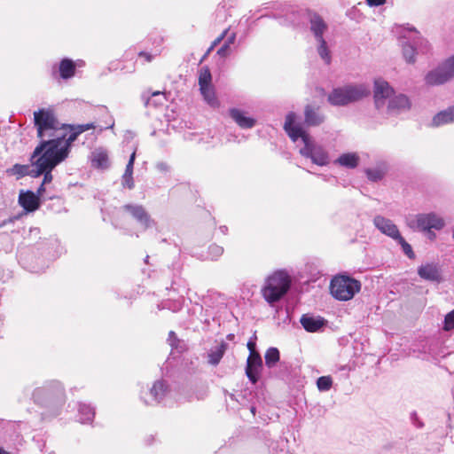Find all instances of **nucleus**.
<instances>
[{"instance_id": "f257e3e1", "label": "nucleus", "mask_w": 454, "mask_h": 454, "mask_svg": "<svg viewBox=\"0 0 454 454\" xmlns=\"http://www.w3.org/2000/svg\"><path fill=\"white\" fill-rule=\"evenodd\" d=\"M297 115L294 112L286 114L284 129L293 142L301 139L303 146L299 150L300 154L309 159L312 163L325 167L331 162L330 153L325 145L317 143L306 132L302 125L296 121Z\"/></svg>"}, {"instance_id": "f03ea898", "label": "nucleus", "mask_w": 454, "mask_h": 454, "mask_svg": "<svg viewBox=\"0 0 454 454\" xmlns=\"http://www.w3.org/2000/svg\"><path fill=\"white\" fill-rule=\"evenodd\" d=\"M59 140V137L40 139L31 155V165L56 168L63 162L68 154Z\"/></svg>"}, {"instance_id": "7ed1b4c3", "label": "nucleus", "mask_w": 454, "mask_h": 454, "mask_svg": "<svg viewBox=\"0 0 454 454\" xmlns=\"http://www.w3.org/2000/svg\"><path fill=\"white\" fill-rule=\"evenodd\" d=\"M291 284V276L286 270H276L266 278L262 287V295L270 306H274L286 296Z\"/></svg>"}, {"instance_id": "20e7f679", "label": "nucleus", "mask_w": 454, "mask_h": 454, "mask_svg": "<svg viewBox=\"0 0 454 454\" xmlns=\"http://www.w3.org/2000/svg\"><path fill=\"white\" fill-rule=\"evenodd\" d=\"M301 12L309 20V30L317 42V51L319 57L326 65H329L332 60V55L324 37V35L328 30L327 23L318 13L313 11L301 10Z\"/></svg>"}, {"instance_id": "39448f33", "label": "nucleus", "mask_w": 454, "mask_h": 454, "mask_svg": "<svg viewBox=\"0 0 454 454\" xmlns=\"http://www.w3.org/2000/svg\"><path fill=\"white\" fill-rule=\"evenodd\" d=\"M371 93L365 83H349L333 89L328 95V102L335 106H347L366 98Z\"/></svg>"}, {"instance_id": "423d86ee", "label": "nucleus", "mask_w": 454, "mask_h": 454, "mask_svg": "<svg viewBox=\"0 0 454 454\" xmlns=\"http://www.w3.org/2000/svg\"><path fill=\"white\" fill-rule=\"evenodd\" d=\"M32 398L36 404L43 407L62 404L66 401L64 386L56 380L46 381L34 389Z\"/></svg>"}, {"instance_id": "0eeeda50", "label": "nucleus", "mask_w": 454, "mask_h": 454, "mask_svg": "<svg viewBox=\"0 0 454 454\" xmlns=\"http://www.w3.org/2000/svg\"><path fill=\"white\" fill-rule=\"evenodd\" d=\"M34 123L39 139L55 137L63 125L51 109L42 108L34 112Z\"/></svg>"}, {"instance_id": "6e6552de", "label": "nucleus", "mask_w": 454, "mask_h": 454, "mask_svg": "<svg viewBox=\"0 0 454 454\" xmlns=\"http://www.w3.org/2000/svg\"><path fill=\"white\" fill-rule=\"evenodd\" d=\"M405 42H402L403 55L408 63L415 62V54L426 53L429 49L428 42L422 38L415 28H408L403 35Z\"/></svg>"}, {"instance_id": "1a4fd4ad", "label": "nucleus", "mask_w": 454, "mask_h": 454, "mask_svg": "<svg viewBox=\"0 0 454 454\" xmlns=\"http://www.w3.org/2000/svg\"><path fill=\"white\" fill-rule=\"evenodd\" d=\"M406 224L413 231H426L428 237L432 239L435 234L431 230H441L444 226V222L436 214L428 213L408 216L406 218Z\"/></svg>"}, {"instance_id": "9d476101", "label": "nucleus", "mask_w": 454, "mask_h": 454, "mask_svg": "<svg viewBox=\"0 0 454 454\" xmlns=\"http://www.w3.org/2000/svg\"><path fill=\"white\" fill-rule=\"evenodd\" d=\"M361 289V283L346 276L335 277L330 284L331 294L339 301L351 300Z\"/></svg>"}, {"instance_id": "9b49d317", "label": "nucleus", "mask_w": 454, "mask_h": 454, "mask_svg": "<svg viewBox=\"0 0 454 454\" xmlns=\"http://www.w3.org/2000/svg\"><path fill=\"white\" fill-rule=\"evenodd\" d=\"M122 214L132 220L142 231L156 227L157 222L147 209L138 203H128L121 207Z\"/></svg>"}, {"instance_id": "f8f14e48", "label": "nucleus", "mask_w": 454, "mask_h": 454, "mask_svg": "<svg viewBox=\"0 0 454 454\" xmlns=\"http://www.w3.org/2000/svg\"><path fill=\"white\" fill-rule=\"evenodd\" d=\"M454 77V55L441 63L437 67L429 71L426 83L431 86L442 85Z\"/></svg>"}, {"instance_id": "ddd939ff", "label": "nucleus", "mask_w": 454, "mask_h": 454, "mask_svg": "<svg viewBox=\"0 0 454 454\" xmlns=\"http://www.w3.org/2000/svg\"><path fill=\"white\" fill-rule=\"evenodd\" d=\"M170 394L167 382L163 380H158L153 386L140 392V399L146 405H156L161 403Z\"/></svg>"}, {"instance_id": "4468645a", "label": "nucleus", "mask_w": 454, "mask_h": 454, "mask_svg": "<svg viewBox=\"0 0 454 454\" xmlns=\"http://www.w3.org/2000/svg\"><path fill=\"white\" fill-rule=\"evenodd\" d=\"M91 129H95V124L93 122L78 125H63L60 132L56 134L55 137H59V141L69 155L72 144L77 139L78 136Z\"/></svg>"}, {"instance_id": "2eb2a0df", "label": "nucleus", "mask_w": 454, "mask_h": 454, "mask_svg": "<svg viewBox=\"0 0 454 454\" xmlns=\"http://www.w3.org/2000/svg\"><path fill=\"white\" fill-rule=\"evenodd\" d=\"M395 95L394 89L382 78L374 80L373 101L376 110L380 114L385 110L388 101Z\"/></svg>"}, {"instance_id": "dca6fc26", "label": "nucleus", "mask_w": 454, "mask_h": 454, "mask_svg": "<svg viewBox=\"0 0 454 454\" xmlns=\"http://www.w3.org/2000/svg\"><path fill=\"white\" fill-rule=\"evenodd\" d=\"M411 108V102L407 96L403 94H395L388 104L385 110H382L380 114H386L387 116H395L404 112H407Z\"/></svg>"}, {"instance_id": "f3484780", "label": "nucleus", "mask_w": 454, "mask_h": 454, "mask_svg": "<svg viewBox=\"0 0 454 454\" xmlns=\"http://www.w3.org/2000/svg\"><path fill=\"white\" fill-rule=\"evenodd\" d=\"M85 67V61L82 59L73 60L69 58L62 59L58 66L59 77L63 80H69L75 75L77 68Z\"/></svg>"}, {"instance_id": "a211bd4d", "label": "nucleus", "mask_w": 454, "mask_h": 454, "mask_svg": "<svg viewBox=\"0 0 454 454\" xmlns=\"http://www.w3.org/2000/svg\"><path fill=\"white\" fill-rule=\"evenodd\" d=\"M262 359L260 354H249L247 359L246 375L251 383L256 384L262 370Z\"/></svg>"}, {"instance_id": "6ab92c4d", "label": "nucleus", "mask_w": 454, "mask_h": 454, "mask_svg": "<svg viewBox=\"0 0 454 454\" xmlns=\"http://www.w3.org/2000/svg\"><path fill=\"white\" fill-rule=\"evenodd\" d=\"M372 222L377 230L392 239H396L401 234L398 227L392 220L380 215H375Z\"/></svg>"}, {"instance_id": "aec40b11", "label": "nucleus", "mask_w": 454, "mask_h": 454, "mask_svg": "<svg viewBox=\"0 0 454 454\" xmlns=\"http://www.w3.org/2000/svg\"><path fill=\"white\" fill-rule=\"evenodd\" d=\"M419 276L427 281L441 283L442 281V269L438 263L427 262L418 268Z\"/></svg>"}, {"instance_id": "412c9836", "label": "nucleus", "mask_w": 454, "mask_h": 454, "mask_svg": "<svg viewBox=\"0 0 454 454\" xmlns=\"http://www.w3.org/2000/svg\"><path fill=\"white\" fill-rule=\"evenodd\" d=\"M325 115L319 106L307 105L304 108V121L307 126L317 127L324 123Z\"/></svg>"}, {"instance_id": "4be33fe9", "label": "nucleus", "mask_w": 454, "mask_h": 454, "mask_svg": "<svg viewBox=\"0 0 454 454\" xmlns=\"http://www.w3.org/2000/svg\"><path fill=\"white\" fill-rule=\"evenodd\" d=\"M229 115L239 127L244 129H252L256 123L254 118L248 116L246 111L239 108L229 109Z\"/></svg>"}, {"instance_id": "5701e85b", "label": "nucleus", "mask_w": 454, "mask_h": 454, "mask_svg": "<svg viewBox=\"0 0 454 454\" xmlns=\"http://www.w3.org/2000/svg\"><path fill=\"white\" fill-rule=\"evenodd\" d=\"M300 323L307 332L315 333L325 325L326 320L319 316L304 314L301 316Z\"/></svg>"}, {"instance_id": "b1692460", "label": "nucleus", "mask_w": 454, "mask_h": 454, "mask_svg": "<svg viewBox=\"0 0 454 454\" xmlns=\"http://www.w3.org/2000/svg\"><path fill=\"white\" fill-rule=\"evenodd\" d=\"M19 203L28 212L36 210L40 204L38 196L30 191L20 192L19 196Z\"/></svg>"}, {"instance_id": "393cba45", "label": "nucleus", "mask_w": 454, "mask_h": 454, "mask_svg": "<svg viewBox=\"0 0 454 454\" xmlns=\"http://www.w3.org/2000/svg\"><path fill=\"white\" fill-rule=\"evenodd\" d=\"M454 122V106L439 112L432 120V125L434 127L442 126Z\"/></svg>"}, {"instance_id": "a878e982", "label": "nucleus", "mask_w": 454, "mask_h": 454, "mask_svg": "<svg viewBox=\"0 0 454 454\" xmlns=\"http://www.w3.org/2000/svg\"><path fill=\"white\" fill-rule=\"evenodd\" d=\"M360 158L356 153L340 154L334 161L335 164L347 168H355L359 164Z\"/></svg>"}, {"instance_id": "bb28decb", "label": "nucleus", "mask_w": 454, "mask_h": 454, "mask_svg": "<svg viewBox=\"0 0 454 454\" xmlns=\"http://www.w3.org/2000/svg\"><path fill=\"white\" fill-rule=\"evenodd\" d=\"M91 165L97 168H106L109 165L108 154L102 149L98 148L91 153Z\"/></svg>"}, {"instance_id": "cd10ccee", "label": "nucleus", "mask_w": 454, "mask_h": 454, "mask_svg": "<svg viewBox=\"0 0 454 454\" xmlns=\"http://www.w3.org/2000/svg\"><path fill=\"white\" fill-rule=\"evenodd\" d=\"M95 417V409L90 404L80 403L78 405V418L82 424H90Z\"/></svg>"}, {"instance_id": "c85d7f7f", "label": "nucleus", "mask_w": 454, "mask_h": 454, "mask_svg": "<svg viewBox=\"0 0 454 454\" xmlns=\"http://www.w3.org/2000/svg\"><path fill=\"white\" fill-rule=\"evenodd\" d=\"M228 344L224 341H221L220 344L212 348L208 352V363L212 365H217L223 358Z\"/></svg>"}, {"instance_id": "c756f323", "label": "nucleus", "mask_w": 454, "mask_h": 454, "mask_svg": "<svg viewBox=\"0 0 454 454\" xmlns=\"http://www.w3.org/2000/svg\"><path fill=\"white\" fill-rule=\"evenodd\" d=\"M142 99L145 106H162L166 101L165 94L160 91H155L151 94V96H147L146 94L142 95Z\"/></svg>"}, {"instance_id": "7c9ffc66", "label": "nucleus", "mask_w": 454, "mask_h": 454, "mask_svg": "<svg viewBox=\"0 0 454 454\" xmlns=\"http://www.w3.org/2000/svg\"><path fill=\"white\" fill-rule=\"evenodd\" d=\"M387 171V166L386 163H382L375 168H367L365 170L366 176L372 182H378L383 179Z\"/></svg>"}, {"instance_id": "2f4dec72", "label": "nucleus", "mask_w": 454, "mask_h": 454, "mask_svg": "<svg viewBox=\"0 0 454 454\" xmlns=\"http://www.w3.org/2000/svg\"><path fill=\"white\" fill-rule=\"evenodd\" d=\"M34 168H32V176L38 177L43 175V184H50L52 181V174L51 171L55 168H43L40 165H31Z\"/></svg>"}, {"instance_id": "473e14b6", "label": "nucleus", "mask_w": 454, "mask_h": 454, "mask_svg": "<svg viewBox=\"0 0 454 454\" xmlns=\"http://www.w3.org/2000/svg\"><path fill=\"white\" fill-rule=\"evenodd\" d=\"M265 364L268 368L271 369L276 366L280 359L279 350L277 348H269L264 355Z\"/></svg>"}, {"instance_id": "72a5a7b5", "label": "nucleus", "mask_w": 454, "mask_h": 454, "mask_svg": "<svg viewBox=\"0 0 454 454\" xmlns=\"http://www.w3.org/2000/svg\"><path fill=\"white\" fill-rule=\"evenodd\" d=\"M223 254V248L218 245L212 244L208 247L206 254H201L203 260L216 261Z\"/></svg>"}, {"instance_id": "f704fd0d", "label": "nucleus", "mask_w": 454, "mask_h": 454, "mask_svg": "<svg viewBox=\"0 0 454 454\" xmlns=\"http://www.w3.org/2000/svg\"><path fill=\"white\" fill-rule=\"evenodd\" d=\"M201 94L203 95L205 100L211 106H216L218 105V101L215 96V92L211 86L200 88Z\"/></svg>"}, {"instance_id": "c9c22d12", "label": "nucleus", "mask_w": 454, "mask_h": 454, "mask_svg": "<svg viewBox=\"0 0 454 454\" xmlns=\"http://www.w3.org/2000/svg\"><path fill=\"white\" fill-rule=\"evenodd\" d=\"M394 240H395L401 246L404 254H406L410 259L415 258V254L411 246L402 237L401 234Z\"/></svg>"}, {"instance_id": "e433bc0d", "label": "nucleus", "mask_w": 454, "mask_h": 454, "mask_svg": "<svg viewBox=\"0 0 454 454\" xmlns=\"http://www.w3.org/2000/svg\"><path fill=\"white\" fill-rule=\"evenodd\" d=\"M211 73L208 68L203 67L200 71L199 85L200 88L211 86Z\"/></svg>"}, {"instance_id": "4c0bfd02", "label": "nucleus", "mask_w": 454, "mask_h": 454, "mask_svg": "<svg viewBox=\"0 0 454 454\" xmlns=\"http://www.w3.org/2000/svg\"><path fill=\"white\" fill-rule=\"evenodd\" d=\"M333 380L330 376H321L317 380V387L319 391L325 392L331 389Z\"/></svg>"}, {"instance_id": "58836bf2", "label": "nucleus", "mask_w": 454, "mask_h": 454, "mask_svg": "<svg viewBox=\"0 0 454 454\" xmlns=\"http://www.w3.org/2000/svg\"><path fill=\"white\" fill-rule=\"evenodd\" d=\"M442 329L447 332L454 330V309L445 315Z\"/></svg>"}, {"instance_id": "ea45409f", "label": "nucleus", "mask_w": 454, "mask_h": 454, "mask_svg": "<svg viewBox=\"0 0 454 454\" xmlns=\"http://www.w3.org/2000/svg\"><path fill=\"white\" fill-rule=\"evenodd\" d=\"M182 306H183L182 301L177 300L173 302L166 301L165 303H163L162 307H160V305H159L158 307H159V309H168L172 310L173 312H176L182 309Z\"/></svg>"}, {"instance_id": "a19ab883", "label": "nucleus", "mask_w": 454, "mask_h": 454, "mask_svg": "<svg viewBox=\"0 0 454 454\" xmlns=\"http://www.w3.org/2000/svg\"><path fill=\"white\" fill-rule=\"evenodd\" d=\"M155 168L161 174H168L171 170L170 165L166 161H159L155 164Z\"/></svg>"}, {"instance_id": "79ce46f5", "label": "nucleus", "mask_w": 454, "mask_h": 454, "mask_svg": "<svg viewBox=\"0 0 454 454\" xmlns=\"http://www.w3.org/2000/svg\"><path fill=\"white\" fill-rule=\"evenodd\" d=\"M14 169L16 170V173L20 176H26V175L32 176V169L30 170V167H28V166L16 164L14 166Z\"/></svg>"}, {"instance_id": "37998d69", "label": "nucleus", "mask_w": 454, "mask_h": 454, "mask_svg": "<svg viewBox=\"0 0 454 454\" xmlns=\"http://www.w3.org/2000/svg\"><path fill=\"white\" fill-rule=\"evenodd\" d=\"M122 185L124 187H127L129 189H133L134 188V181H133V176L131 174L128 175L126 173L123 174L122 176Z\"/></svg>"}, {"instance_id": "c03bdc74", "label": "nucleus", "mask_w": 454, "mask_h": 454, "mask_svg": "<svg viewBox=\"0 0 454 454\" xmlns=\"http://www.w3.org/2000/svg\"><path fill=\"white\" fill-rule=\"evenodd\" d=\"M135 159H136V152L134 151L129 157L128 164L126 165L124 173H126L128 175H129V174L133 175V167H134Z\"/></svg>"}, {"instance_id": "a18cd8bd", "label": "nucleus", "mask_w": 454, "mask_h": 454, "mask_svg": "<svg viewBox=\"0 0 454 454\" xmlns=\"http://www.w3.org/2000/svg\"><path fill=\"white\" fill-rule=\"evenodd\" d=\"M228 31H229V29H228V28H227V29H224V30L223 31V33H222L218 37H216V38L213 41V43H212V44H211L210 48L208 49V51H210L211 50H213V49H214L217 44H219V43L223 40V38L226 36V35H227V33H228Z\"/></svg>"}, {"instance_id": "49530a36", "label": "nucleus", "mask_w": 454, "mask_h": 454, "mask_svg": "<svg viewBox=\"0 0 454 454\" xmlns=\"http://www.w3.org/2000/svg\"><path fill=\"white\" fill-rule=\"evenodd\" d=\"M230 45L224 42V43L217 51V54L221 57H226L229 52Z\"/></svg>"}, {"instance_id": "de8ad7c7", "label": "nucleus", "mask_w": 454, "mask_h": 454, "mask_svg": "<svg viewBox=\"0 0 454 454\" xmlns=\"http://www.w3.org/2000/svg\"><path fill=\"white\" fill-rule=\"evenodd\" d=\"M247 347L249 350V354H259V352L256 350V343L254 340H249L247 344Z\"/></svg>"}, {"instance_id": "09e8293b", "label": "nucleus", "mask_w": 454, "mask_h": 454, "mask_svg": "<svg viewBox=\"0 0 454 454\" xmlns=\"http://www.w3.org/2000/svg\"><path fill=\"white\" fill-rule=\"evenodd\" d=\"M365 1H366V4L370 7H377V6L383 5L387 0H365Z\"/></svg>"}, {"instance_id": "8fccbe9b", "label": "nucleus", "mask_w": 454, "mask_h": 454, "mask_svg": "<svg viewBox=\"0 0 454 454\" xmlns=\"http://www.w3.org/2000/svg\"><path fill=\"white\" fill-rule=\"evenodd\" d=\"M168 340L171 347H174L176 342L178 341V339L173 331L169 332Z\"/></svg>"}, {"instance_id": "3c124183", "label": "nucleus", "mask_w": 454, "mask_h": 454, "mask_svg": "<svg viewBox=\"0 0 454 454\" xmlns=\"http://www.w3.org/2000/svg\"><path fill=\"white\" fill-rule=\"evenodd\" d=\"M236 40V34L235 33H232L231 35H230V36L227 38V40L225 41L226 43H228L230 46L231 44H233L234 42Z\"/></svg>"}, {"instance_id": "603ef678", "label": "nucleus", "mask_w": 454, "mask_h": 454, "mask_svg": "<svg viewBox=\"0 0 454 454\" xmlns=\"http://www.w3.org/2000/svg\"><path fill=\"white\" fill-rule=\"evenodd\" d=\"M44 185H45V184L42 183V184L40 185V187L37 189V192H37V194H36V195L38 196V198H39L40 196H42V195H43V193L44 192V191H45Z\"/></svg>"}, {"instance_id": "864d4df0", "label": "nucleus", "mask_w": 454, "mask_h": 454, "mask_svg": "<svg viewBox=\"0 0 454 454\" xmlns=\"http://www.w3.org/2000/svg\"><path fill=\"white\" fill-rule=\"evenodd\" d=\"M139 55L142 57H145L147 61H151V59H152L151 55H149L146 52H140Z\"/></svg>"}, {"instance_id": "5fc2aeb1", "label": "nucleus", "mask_w": 454, "mask_h": 454, "mask_svg": "<svg viewBox=\"0 0 454 454\" xmlns=\"http://www.w3.org/2000/svg\"><path fill=\"white\" fill-rule=\"evenodd\" d=\"M219 230H220V231H221L223 234H224V235L227 233V231H228V229H227V227H226V226H220V227H219Z\"/></svg>"}, {"instance_id": "6e6d98bb", "label": "nucleus", "mask_w": 454, "mask_h": 454, "mask_svg": "<svg viewBox=\"0 0 454 454\" xmlns=\"http://www.w3.org/2000/svg\"><path fill=\"white\" fill-rule=\"evenodd\" d=\"M0 454H11L9 451L5 450L4 448L0 447Z\"/></svg>"}, {"instance_id": "4d7b16f0", "label": "nucleus", "mask_w": 454, "mask_h": 454, "mask_svg": "<svg viewBox=\"0 0 454 454\" xmlns=\"http://www.w3.org/2000/svg\"><path fill=\"white\" fill-rule=\"evenodd\" d=\"M234 338H235V335H234V334H232V333H230V334H228V335H227V339H228L229 340H234Z\"/></svg>"}, {"instance_id": "13d9d810", "label": "nucleus", "mask_w": 454, "mask_h": 454, "mask_svg": "<svg viewBox=\"0 0 454 454\" xmlns=\"http://www.w3.org/2000/svg\"><path fill=\"white\" fill-rule=\"evenodd\" d=\"M13 220L12 218H9L7 221H4L2 224H0V227L4 225L7 222L12 223Z\"/></svg>"}, {"instance_id": "bf43d9fd", "label": "nucleus", "mask_w": 454, "mask_h": 454, "mask_svg": "<svg viewBox=\"0 0 454 454\" xmlns=\"http://www.w3.org/2000/svg\"><path fill=\"white\" fill-rule=\"evenodd\" d=\"M448 429H449V431H448V432H446V435H448V434H449V433L452 430V427H451V425H450V424H449V425H448Z\"/></svg>"}, {"instance_id": "052dcab7", "label": "nucleus", "mask_w": 454, "mask_h": 454, "mask_svg": "<svg viewBox=\"0 0 454 454\" xmlns=\"http://www.w3.org/2000/svg\"><path fill=\"white\" fill-rule=\"evenodd\" d=\"M251 412H252L253 414H254V412H255V408H254V407H251Z\"/></svg>"}, {"instance_id": "680f3d73", "label": "nucleus", "mask_w": 454, "mask_h": 454, "mask_svg": "<svg viewBox=\"0 0 454 454\" xmlns=\"http://www.w3.org/2000/svg\"><path fill=\"white\" fill-rule=\"evenodd\" d=\"M292 22H293L294 24H295V25H296V24H299V21H298V20H292Z\"/></svg>"}, {"instance_id": "e2e57ef3", "label": "nucleus", "mask_w": 454, "mask_h": 454, "mask_svg": "<svg viewBox=\"0 0 454 454\" xmlns=\"http://www.w3.org/2000/svg\"><path fill=\"white\" fill-rule=\"evenodd\" d=\"M320 176L324 177V180H325V181H327V180H328V179H327V177H326V176H323V175H320Z\"/></svg>"}, {"instance_id": "0e129e2a", "label": "nucleus", "mask_w": 454, "mask_h": 454, "mask_svg": "<svg viewBox=\"0 0 454 454\" xmlns=\"http://www.w3.org/2000/svg\"><path fill=\"white\" fill-rule=\"evenodd\" d=\"M49 454H55V452H54V451H51V452H50Z\"/></svg>"}, {"instance_id": "69168bd1", "label": "nucleus", "mask_w": 454, "mask_h": 454, "mask_svg": "<svg viewBox=\"0 0 454 454\" xmlns=\"http://www.w3.org/2000/svg\"><path fill=\"white\" fill-rule=\"evenodd\" d=\"M453 239H454V231H453Z\"/></svg>"}]
</instances>
